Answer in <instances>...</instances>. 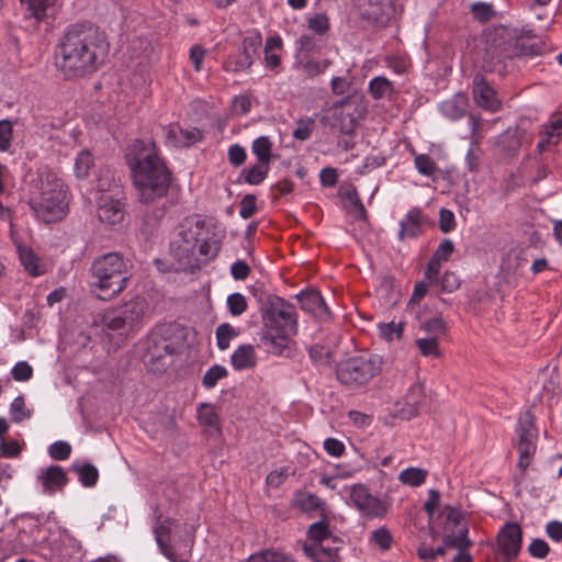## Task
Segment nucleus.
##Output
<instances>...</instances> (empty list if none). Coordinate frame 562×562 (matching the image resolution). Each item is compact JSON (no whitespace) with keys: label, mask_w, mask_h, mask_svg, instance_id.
<instances>
[{"label":"nucleus","mask_w":562,"mask_h":562,"mask_svg":"<svg viewBox=\"0 0 562 562\" xmlns=\"http://www.w3.org/2000/svg\"><path fill=\"white\" fill-rule=\"evenodd\" d=\"M148 303L144 296H134L132 300L116 307L123 316L130 329L137 327L144 317Z\"/></svg>","instance_id":"412c9836"},{"label":"nucleus","mask_w":562,"mask_h":562,"mask_svg":"<svg viewBox=\"0 0 562 562\" xmlns=\"http://www.w3.org/2000/svg\"><path fill=\"white\" fill-rule=\"evenodd\" d=\"M296 299L303 311L314 315L321 321L330 318V311L317 290L307 289L302 291L296 295Z\"/></svg>","instance_id":"f3484780"},{"label":"nucleus","mask_w":562,"mask_h":562,"mask_svg":"<svg viewBox=\"0 0 562 562\" xmlns=\"http://www.w3.org/2000/svg\"><path fill=\"white\" fill-rule=\"evenodd\" d=\"M11 373L15 381H29L33 375V369L26 361H20L12 368Z\"/></svg>","instance_id":"bf43d9fd"},{"label":"nucleus","mask_w":562,"mask_h":562,"mask_svg":"<svg viewBox=\"0 0 562 562\" xmlns=\"http://www.w3.org/2000/svg\"><path fill=\"white\" fill-rule=\"evenodd\" d=\"M346 196L351 201L352 207H353V216L357 221H364L367 220V211L364 209L363 203L361 202L360 198L358 196V193L356 190L352 192H348Z\"/></svg>","instance_id":"e2e57ef3"},{"label":"nucleus","mask_w":562,"mask_h":562,"mask_svg":"<svg viewBox=\"0 0 562 562\" xmlns=\"http://www.w3.org/2000/svg\"><path fill=\"white\" fill-rule=\"evenodd\" d=\"M217 347L221 350H226L229 347L231 340L238 336V331L228 323L221 324L215 331Z\"/></svg>","instance_id":"58836bf2"},{"label":"nucleus","mask_w":562,"mask_h":562,"mask_svg":"<svg viewBox=\"0 0 562 562\" xmlns=\"http://www.w3.org/2000/svg\"><path fill=\"white\" fill-rule=\"evenodd\" d=\"M456 227L454 214L447 210L441 209L439 212V228L443 233H449Z\"/></svg>","instance_id":"0e129e2a"},{"label":"nucleus","mask_w":562,"mask_h":562,"mask_svg":"<svg viewBox=\"0 0 562 562\" xmlns=\"http://www.w3.org/2000/svg\"><path fill=\"white\" fill-rule=\"evenodd\" d=\"M330 535L328 522L325 520L316 521L312 524L307 530V536L311 540L321 543L324 539H327Z\"/></svg>","instance_id":"09e8293b"},{"label":"nucleus","mask_w":562,"mask_h":562,"mask_svg":"<svg viewBox=\"0 0 562 562\" xmlns=\"http://www.w3.org/2000/svg\"><path fill=\"white\" fill-rule=\"evenodd\" d=\"M150 335L168 345L169 350L179 353L186 345L188 328L177 322L164 323L157 325Z\"/></svg>","instance_id":"ddd939ff"},{"label":"nucleus","mask_w":562,"mask_h":562,"mask_svg":"<svg viewBox=\"0 0 562 562\" xmlns=\"http://www.w3.org/2000/svg\"><path fill=\"white\" fill-rule=\"evenodd\" d=\"M446 533L442 539L445 547L458 549V551L468 550L472 546V541L468 538L469 529L467 525L461 524V513L450 506L446 507Z\"/></svg>","instance_id":"6e6552de"},{"label":"nucleus","mask_w":562,"mask_h":562,"mask_svg":"<svg viewBox=\"0 0 562 562\" xmlns=\"http://www.w3.org/2000/svg\"><path fill=\"white\" fill-rule=\"evenodd\" d=\"M205 227V221L200 218H186L178 227V238L196 250L200 236Z\"/></svg>","instance_id":"4be33fe9"},{"label":"nucleus","mask_w":562,"mask_h":562,"mask_svg":"<svg viewBox=\"0 0 562 562\" xmlns=\"http://www.w3.org/2000/svg\"><path fill=\"white\" fill-rule=\"evenodd\" d=\"M198 418L203 427H207L211 434H218V415L214 406L210 404H201L198 409Z\"/></svg>","instance_id":"c85d7f7f"},{"label":"nucleus","mask_w":562,"mask_h":562,"mask_svg":"<svg viewBox=\"0 0 562 562\" xmlns=\"http://www.w3.org/2000/svg\"><path fill=\"white\" fill-rule=\"evenodd\" d=\"M424 389L420 384H413L406 395L404 396V401L406 404H411L417 408H419V405L422 401L424 400Z\"/></svg>","instance_id":"680f3d73"},{"label":"nucleus","mask_w":562,"mask_h":562,"mask_svg":"<svg viewBox=\"0 0 562 562\" xmlns=\"http://www.w3.org/2000/svg\"><path fill=\"white\" fill-rule=\"evenodd\" d=\"M102 324L111 330L130 329V326L126 324L117 308L105 312L102 316Z\"/></svg>","instance_id":"4c0bfd02"},{"label":"nucleus","mask_w":562,"mask_h":562,"mask_svg":"<svg viewBox=\"0 0 562 562\" xmlns=\"http://www.w3.org/2000/svg\"><path fill=\"white\" fill-rule=\"evenodd\" d=\"M228 311L233 316H239L247 311L248 304L241 293H233L227 297Z\"/></svg>","instance_id":"49530a36"},{"label":"nucleus","mask_w":562,"mask_h":562,"mask_svg":"<svg viewBox=\"0 0 562 562\" xmlns=\"http://www.w3.org/2000/svg\"><path fill=\"white\" fill-rule=\"evenodd\" d=\"M166 143L173 147H189L202 139V133L193 127L183 130L179 124L164 126Z\"/></svg>","instance_id":"a211bd4d"},{"label":"nucleus","mask_w":562,"mask_h":562,"mask_svg":"<svg viewBox=\"0 0 562 562\" xmlns=\"http://www.w3.org/2000/svg\"><path fill=\"white\" fill-rule=\"evenodd\" d=\"M13 137V126L11 121L1 120L0 121V150L7 151L12 142Z\"/></svg>","instance_id":"603ef678"},{"label":"nucleus","mask_w":562,"mask_h":562,"mask_svg":"<svg viewBox=\"0 0 562 562\" xmlns=\"http://www.w3.org/2000/svg\"><path fill=\"white\" fill-rule=\"evenodd\" d=\"M426 471L418 468H408L400 473V480L404 484L418 486L425 482Z\"/></svg>","instance_id":"79ce46f5"},{"label":"nucleus","mask_w":562,"mask_h":562,"mask_svg":"<svg viewBox=\"0 0 562 562\" xmlns=\"http://www.w3.org/2000/svg\"><path fill=\"white\" fill-rule=\"evenodd\" d=\"M21 3L25 5L31 16L41 19L45 15L46 9L52 3V0H21Z\"/></svg>","instance_id":"8fccbe9b"},{"label":"nucleus","mask_w":562,"mask_h":562,"mask_svg":"<svg viewBox=\"0 0 562 562\" xmlns=\"http://www.w3.org/2000/svg\"><path fill=\"white\" fill-rule=\"evenodd\" d=\"M262 321L266 331L261 340L268 351L289 357L294 346L292 336L297 333L295 307L280 296L269 295L262 307Z\"/></svg>","instance_id":"20e7f679"},{"label":"nucleus","mask_w":562,"mask_h":562,"mask_svg":"<svg viewBox=\"0 0 562 562\" xmlns=\"http://www.w3.org/2000/svg\"><path fill=\"white\" fill-rule=\"evenodd\" d=\"M42 192L37 201L32 202V209L36 215L46 223L61 220L67 212L66 190L59 180L42 182Z\"/></svg>","instance_id":"0eeeda50"},{"label":"nucleus","mask_w":562,"mask_h":562,"mask_svg":"<svg viewBox=\"0 0 562 562\" xmlns=\"http://www.w3.org/2000/svg\"><path fill=\"white\" fill-rule=\"evenodd\" d=\"M256 353L251 345L239 346L232 355L231 362L236 370L249 369L256 366Z\"/></svg>","instance_id":"cd10ccee"},{"label":"nucleus","mask_w":562,"mask_h":562,"mask_svg":"<svg viewBox=\"0 0 562 562\" xmlns=\"http://www.w3.org/2000/svg\"><path fill=\"white\" fill-rule=\"evenodd\" d=\"M361 15L374 23H385L392 13L391 0H360Z\"/></svg>","instance_id":"aec40b11"},{"label":"nucleus","mask_w":562,"mask_h":562,"mask_svg":"<svg viewBox=\"0 0 562 562\" xmlns=\"http://www.w3.org/2000/svg\"><path fill=\"white\" fill-rule=\"evenodd\" d=\"M261 35L254 33L246 36L243 41V50L234 57H228L224 63L226 71L238 72L249 68L254 63V56L258 54L261 47Z\"/></svg>","instance_id":"f8f14e48"},{"label":"nucleus","mask_w":562,"mask_h":562,"mask_svg":"<svg viewBox=\"0 0 562 562\" xmlns=\"http://www.w3.org/2000/svg\"><path fill=\"white\" fill-rule=\"evenodd\" d=\"M501 143L508 153H516L521 146L520 132L518 130H508L502 135Z\"/></svg>","instance_id":"de8ad7c7"},{"label":"nucleus","mask_w":562,"mask_h":562,"mask_svg":"<svg viewBox=\"0 0 562 562\" xmlns=\"http://www.w3.org/2000/svg\"><path fill=\"white\" fill-rule=\"evenodd\" d=\"M228 160L234 167L241 166L246 160V150L238 144L228 148Z\"/></svg>","instance_id":"338daca9"},{"label":"nucleus","mask_w":562,"mask_h":562,"mask_svg":"<svg viewBox=\"0 0 562 562\" xmlns=\"http://www.w3.org/2000/svg\"><path fill=\"white\" fill-rule=\"evenodd\" d=\"M293 505H294V507H296L305 513H310L313 510H319L322 516H325V510H326L325 502L312 493L297 492L293 499Z\"/></svg>","instance_id":"bb28decb"},{"label":"nucleus","mask_w":562,"mask_h":562,"mask_svg":"<svg viewBox=\"0 0 562 562\" xmlns=\"http://www.w3.org/2000/svg\"><path fill=\"white\" fill-rule=\"evenodd\" d=\"M345 103V100L337 102L333 106L331 113L323 115L319 122L324 127H328L333 132L350 135L356 128V120L350 113H346L342 110Z\"/></svg>","instance_id":"2eb2a0df"},{"label":"nucleus","mask_w":562,"mask_h":562,"mask_svg":"<svg viewBox=\"0 0 562 562\" xmlns=\"http://www.w3.org/2000/svg\"><path fill=\"white\" fill-rule=\"evenodd\" d=\"M473 97L476 104L485 110L494 112L499 106L494 89L481 74L473 78Z\"/></svg>","instance_id":"6ab92c4d"},{"label":"nucleus","mask_w":562,"mask_h":562,"mask_svg":"<svg viewBox=\"0 0 562 562\" xmlns=\"http://www.w3.org/2000/svg\"><path fill=\"white\" fill-rule=\"evenodd\" d=\"M228 374L225 367L220 364L212 366L203 375L202 384L205 389H213L217 382Z\"/></svg>","instance_id":"ea45409f"},{"label":"nucleus","mask_w":562,"mask_h":562,"mask_svg":"<svg viewBox=\"0 0 562 562\" xmlns=\"http://www.w3.org/2000/svg\"><path fill=\"white\" fill-rule=\"evenodd\" d=\"M484 36L482 69L498 76L509 71L508 63L514 58H531L544 52V44L532 30L497 25L486 29Z\"/></svg>","instance_id":"f03ea898"},{"label":"nucleus","mask_w":562,"mask_h":562,"mask_svg":"<svg viewBox=\"0 0 562 562\" xmlns=\"http://www.w3.org/2000/svg\"><path fill=\"white\" fill-rule=\"evenodd\" d=\"M369 540L381 551L390 550L393 544V536L386 527H380L371 531Z\"/></svg>","instance_id":"e433bc0d"},{"label":"nucleus","mask_w":562,"mask_h":562,"mask_svg":"<svg viewBox=\"0 0 562 562\" xmlns=\"http://www.w3.org/2000/svg\"><path fill=\"white\" fill-rule=\"evenodd\" d=\"M296 58L306 57L305 54L315 52L319 48L315 37L312 35L300 36L299 40L296 41Z\"/></svg>","instance_id":"3c124183"},{"label":"nucleus","mask_w":562,"mask_h":562,"mask_svg":"<svg viewBox=\"0 0 562 562\" xmlns=\"http://www.w3.org/2000/svg\"><path fill=\"white\" fill-rule=\"evenodd\" d=\"M268 171V164L258 162L249 169H244L240 176L244 177L245 182L257 186L266 179Z\"/></svg>","instance_id":"72a5a7b5"},{"label":"nucleus","mask_w":562,"mask_h":562,"mask_svg":"<svg viewBox=\"0 0 562 562\" xmlns=\"http://www.w3.org/2000/svg\"><path fill=\"white\" fill-rule=\"evenodd\" d=\"M497 548L503 555V562L515 560L522 544V530L517 522H506L497 533Z\"/></svg>","instance_id":"9b49d317"},{"label":"nucleus","mask_w":562,"mask_h":562,"mask_svg":"<svg viewBox=\"0 0 562 562\" xmlns=\"http://www.w3.org/2000/svg\"><path fill=\"white\" fill-rule=\"evenodd\" d=\"M350 499L352 505L369 518H383L387 514V504L372 495L367 486L356 484L351 487Z\"/></svg>","instance_id":"1a4fd4ad"},{"label":"nucleus","mask_w":562,"mask_h":562,"mask_svg":"<svg viewBox=\"0 0 562 562\" xmlns=\"http://www.w3.org/2000/svg\"><path fill=\"white\" fill-rule=\"evenodd\" d=\"M416 346L425 357L432 356L439 358L441 356L438 347V339L436 337L419 338L416 340Z\"/></svg>","instance_id":"a18cd8bd"},{"label":"nucleus","mask_w":562,"mask_h":562,"mask_svg":"<svg viewBox=\"0 0 562 562\" xmlns=\"http://www.w3.org/2000/svg\"><path fill=\"white\" fill-rule=\"evenodd\" d=\"M256 195L254 194H246L241 201H240V207H239V215L247 220L249 217H251L256 210H257V206H256Z\"/></svg>","instance_id":"052dcab7"},{"label":"nucleus","mask_w":562,"mask_h":562,"mask_svg":"<svg viewBox=\"0 0 562 562\" xmlns=\"http://www.w3.org/2000/svg\"><path fill=\"white\" fill-rule=\"evenodd\" d=\"M315 125L313 117L300 119L296 121V127L293 130L292 135L295 139L306 140L311 137L312 131Z\"/></svg>","instance_id":"37998d69"},{"label":"nucleus","mask_w":562,"mask_h":562,"mask_svg":"<svg viewBox=\"0 0 562 562\" xmlns=\"http://www.w3.org/2000/svg\"><path fill=\"white\" fill-rule=\"evenodd\" d=\"M422 328L431 335V337H438L447 333V324L441 316H435L427 319L422 324Z\"/></svg>","instance_id":"c03bdc74"},{"label":"nucleus","mask_w":562,"mask_h":562,"mask_svg":"<svg viewBox=\"0 0 562 562\" xmlns=\"http://www.w3.org/2000/svg\"><path fill=\"white\" fill-rule=\"evenodd\" d=\"M305 554L314 562H339L338 548L324 547L322 543L304 546Z\"/></svg>","instance_id":"a878e982"},{"label":"nucleus","mask_w":562,"mask_h":562,"mask_svg":"<svg viewBox=\"0 0 562 562\" xmlns=\"http://www.w3.org/2000/svg\"><path fill=\"white\" fill-rule=\"evenodd\" d=\"M250 271L249 265L243 260L235 261L231 267V273L235 280H246Z\"/></svg>","instance_id":"774afa93"},{"label":"nucleus","mask_w":562,"mask_h":562,"mask_svg":"<svg viewBox=\"0 0 562 562\" xmlns=\"http://www.w3.org/2000/svg\"><path fill=\"white\" fill-rule=\"evenodd\" d=\"M471 12L473 16L481 22L488 21L495 14L493 7L485 2L473 3L471 5Z\"/></svg>","instance_id":"864d4df0"},{"label":"nucleus","mask_w":562,"mask_h":562,"mask_svg":"<svg viewBox=\"0 0 562 562\" xmlns=\"http://www.w3.org/2000/svg\"><path fill=\"white\" fill-rule=\"evenodd\" d=\"M369 92L373 99L379 100L389 97L393 92L392 82L385 77H375L369 83Z\"/></svg>","instance_id":"7c9ffc66"},{"label":"nucleus","mask_w":562,"mask_h":562,"mask_svg":"<svg viewBox=\"0 0 562 562\" xmlns=\"http://www.w3.org/2000/svg\"><path fill=\"white\" fill-rule=\"evenodd\" d=\"M528 551L532 557L543 559L548 555L550 548L544 540L537 538L531 541Z\"/></svg>","instance_id":"69168bd1"},{"label":"nucleus","mask_w":562,"mask_h":562,"mask_svg":"<svg viewBox=\"0 0 562 562\" xmlns=\"http://www.w3.org/2000/svg\"><path fill=\"white\" fill-rule=\"evenodd\" d=\"M518 451L519 457H531L536 453L537 429L535 418L530 412H525L518 420Z\"/></svg>","instance_id":"4468645a"},{"label":"nucleus","mask_w":562,"mask_h":562,"mask_svg":"<svg viewBox=\"0 0 562 562\" xmlns=\"http://www.w3.org/2000/svg\"><path fill=\"white\" fill-rule=\"evenodd\" d=\"M403 323L395 324L394 322L379 326L381 336L389 341L393 339L394 335L397 339H401L403 336Z\"/></svg>","instance_id":"6e6d98bb"},{"label":"nucleus","mask_w":562,"mask_h":562,"mask_svg":"<svg viewBox=\"0 0 562 562\" xmlns=\"http://www.w3.org/2000/svg\"><path fill=\"white\" fill-rule=\"evenodd\" d=\"M175 351L169 350L168 345L155 339L149 334L146 351L144 353V363L147 369L156 374L164 373L171 364Z\"/></svg>","instance_id":"9d476101"},{"label":"nucleus","mask_w":562,"mask_h":562,"mask_svg":"<svg viewBox=\"0 0 562 562\" xmlns=\"http://www.w3.org/2000/svg\"><path fill=\"white\" fill-rule=\"evenodd\" d=\"M382 369V359L376 355L357 356L337 364L338 381L349 387H359L378 375Z\"/></svg>","instance_id":"423d86ee"},{"label":"nucleus","mask_w":562,"mask_h":562,"mask_svg":"<svg viewBox=\"0 0 562 562\" xmlns=\"http://www.w3.org/2000/svg\"><path fill=\"white\" fill-rule=\"evenodd\" d=\"M94 166L92 154L88 149L81 150L75 161V173L77 178L85 179L89 176L90 169Z\"/></svg>","instance_id":"c9c22d12"},{"label":"nucleus","mask_w":562,"mask_h":562,"mask_svg":"<svg viewBox=\"0 0 562 562\" xmlns=\"http://www.w3.org/2000/svg\"><path fill=\"white\" fill-rule=\"evenodd\" d=\"M110 44L104 32L91 22L70 24L59 40L55 63L68 78L91 75L104 63Z\"/></svg>","instance_id":"f257e3e1"},{"label":"nucleus","mask_w":562,"mask_h":562,"mask_svg":"<svg viewBox=\"0 0 562 562\" xmlns=\"http://www.w3.org/2000/svg\"><path fill=\"white\" fill-rule=\"evenodd\" d=\"M90 288L101 300L119 295L131 279L128 261L121 252H108L95 258L90 267Z\"/></svg>","instance_id":"39448f33"},{"label":"nucleus","mask_w":562,"mask_h":562,"mask_svg":"<svg viewBox=\"0 0 562 562\" xmlns=\"http://www.w3.org/2000/svg\"><path fill=\"white\" fill-rule=\"evenodd\" d=\"M170 252L179 262L188 263L194 258L196 250L177 237L170 244Z\"/></svg>","instance_id":"473e14b6"},{"label":"nucleus","mask_w":562,"mask_h":562,"mask_svg":"<svg viewBox=\"0 0 562 562\" xmlns=\"http://www.w3.org/2000/svg\"><path fill=\"white\" fill-rule=\"evenodd\" d=\"M329 66L328 60H324L322 63L316 61L314 59H308L306 57H300L296 61V67L301 69L306 76L315 77L325 71V69Z\"/></svg>","instance_id":"f704fd0d"},{"label":"nucleus","mask_w":562,"mask_h":562,"mask_svg":"<svg viewBox=\"0 0 562 562\" xmlns=\"http://www.w3.org/2000/svg\"><path fill=\"white\" fill-rule=\"evenodd\" d=\"M10 413L14 423H21L31 417V411L26 408L22 395L16 396L10 405Z\"/></svg>","instance_id":"a19ab883"},{"label":"nucleus","mask_w":562,"mask_h":562,"mask_svg":"<svg viewBox=\"0 0 562 562\" xmlns=\"http://www.w3.org/2000/svg\"><path fill=\"white\" fill-rule=\"evenodd\" d=\"M308 27L316 34L323 35L329 29V20L325 14L316 13L308 19Z\"/></svg>","instance_id":"5fc2aeb1"},{"label":"nucleus","mask_w":562,"mask_h":562,"mask_svg":"<svg viewBox=\"0 0 562 562\" xmlns=\"http://www.w3.org/2000/svg\"><path fill=\"white\" fill-rule=\"evenodd\" d=\"M98 217L101 222L110 225L120 223L124 217L123 204L119 199L102 198L98 207Z\"/></svg>","instance_id":"5701e85b"},{"label":"nucleus","mask_w":562,"mask_h":562,"mask_svg":"<svg viewBox=\"0 0 562 562\" xmlns=\"http://www.w3.org/2000/svg\"><path fill=\"white\" fill-rule=\"evenodd\" d=\"M19 256L21 263L25 268V270L33 277L41 276L43 273V270H41L38 265V257L35 255V252L27 247L19 246Z\"/></svg>","instance_id":"c756f323"},{"label":"nucleus","mask_w":562,"mask_h":562,"mask_svg":"<svg viewBox=\"0 0 562 562\" xmlns=\"http://www.w3.org/2000/svg\"><path fill=\"white\" fill-rule=\"evenodd\" d=\"M37 482L41 484L43 493L52 495L63 492L69 479L67 472L60 465L52 464L40 471Z\"/></svg>","instance_id":"dca6fc26"},{"label":"nucleus","mask_w":562,"mask_h":562,"mask_svg":"<svg viewBox=\"0 0 562 562\" xmlns=\"http://www.w3.org/2000/svg\"><path fill=\"white\" fill-rule=\"evenodd\" d=\"M272 143L267 136H260L252 143V153L257 156L258 162L270 164Z\"/></svg>","instance_id":"2f4dec72"},{"label":"nucleus","mask_w":562,"mask_h":562,"mask_svg":"<svg viewBox=\"0 0 562 562\" xmlns=\"http://www.w3.org/2000/svg\"><path fill=\"white\" fill-rule=\"evenodd\" d=\"M415 166L417 170L425 176H431L436 170L435 161L427 155L416 156Z\"/></svg>","instance_id":"13d9d810"},{"label":"nucleus","mask_w":562,"mask_h":562,"mask_svg":"<svg viewBox=\"0 0 562 562\" xmlns=\"http://www.w3.org/2000/svg\"><path fill=\"white\" fill-rule=\"evenodd\" d=\"M422 224L420 211L418 209L411 210L400 223L398 238L404 240L406 237L414 238L418 236L422 231Z\"/></svg>","instance_id":"b1692460"},{"label":"nucleus","mask_w":562,"mask_h":562,"mask_svg":"<svg viewBox=\"0 0 562 562\" xmlns=\"http://www.w3.org/2000/svg\"><path fill=\"white\" fill-rule=\"evenodd\" d=\"M71 471L77 474L79 482L85 487H94L99 481V471L97 467L90 462L76 461L71 465Z\"/></svg>","instance_id":"393cba45"},{"label":"nucleus","mask_w":562,"mask_h":562,"mask_svg":"<svg viewBox=\"0 0 562 562\" xmlns=\"http://www.w3.org/2000/svg\"><path fill=\"white\" fill-rule=\"evenodd\" d=\"M438 283L441 291L451 293L460 286V279L454 272L446 271Z\"/></svg>","instance_id":"4d7b16f0"},{"label":"nucleus","mask_w":562,"mask_h":562,"mask_svg":"<svg viewBox=\"0 0 562 562\" xmlns=\"http://www.w3.org/2000/svg\"><path fill=\"white\" fill-rule=\"evenodd\" d=\"M127 160L143 204L155 203L167 195L171 172L159 157L154 143L136 139L127 154Z\"/></svg>","instance_id":"7ed1b4c3"}]
</instances>
